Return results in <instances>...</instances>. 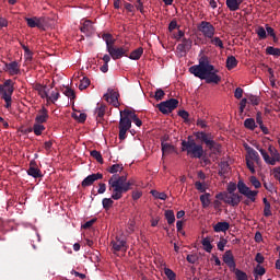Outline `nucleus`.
<instances>
[{
  "label": "nucleus",
  "mask_w": 280,
  "mask_h": 280,
  "mask_svg": "<svg viewBox=\"0 0 280 280\" xmlns=\"http://www.w3.org/2000/svg\"><path fill=\"white\" fill-rule=\"evenodd\" d=\"M151 196L158 200H167V195L165 192H159L158 190H151Z\"/></svg>",
  "instance_id": "37998d69"
},
{
  "label": "nucleus",
  "mask_w": 280,
  "mask_h": 280,
  "mask_svg": "<svg viewBox=\"0 0 280 280\" xmlns=\"http://www.w3.org/2000/svg\"><path fill=\"white\" fill-rule=\"evenodd\" d=\"M95 222H97V219H92V220L85 222L82 225V229H91V226H93L95 224Z\"/></svg>",
  "instance_id": "338daca9"
},
{
  "label": "nucleus",
  "mask_w": 280,
  "mask_h": 280,
  "mask_svg": "<svg viewBox=\"0 0 280 280\" xmlns=\"http://www.w3.org/2000/svg\"><path fill=\"white\" fill-rule=\"evenodd\" d=\"M211 45H214V47H218L219 49H224V42L220 39V37H214L210 38Z\"/></svg>",
  "instance_id": "e433bc0d"
},
{
  "label": "nucleus",
  "mask_w": 280,
  "mask_h": 280,
  "mask_svg": "<svg viewBox=\"0 0 280 280\" xmlns=\"http://www.w3.org/2000/svg\"><path fill=\"white\" fill-rule=\"evenodd\" d=\"M102 178H104L102 173L91 174L82 180L81 186L91 187L95 180H102Z\"/></svg>",
  "instance_id": "dca6fc26"
},
{
  "label": "nucleus",
  "mask_w": 280,
  "mask_h": 280,
  "mask_svg": "<svg viewBox=\"0 0 280 280\" xmlns=\"http://www.w3.org/2000/svg\"><path fill=\"white\" fill-rule=\"evenodd\" d=\"M126 176L113 175L108 179V189L112 192L113 200H121L124 194L130 191L132 187V182H126Z\"/></svg>",
  "instance_id": "f03ea898"
},
{
  "label": "nucleus",
  "mask_w": 280,
  "mask_h": 280,
  "mask_svg": "<svg viewBox=\"0 0 280 280\" xmlns=\"http://www.w3.org/2000/svg\"><path fill=\"white\" fill-rule=\"evenodd\" d=\"M257 150L260 152L265 163H267V165H277V163H279L280 161V153L277 150V148H275L273 145H269L268 151H266L265 149H261L259 147H256ZM269 152V154H268Z\"/></svg>",
  "instance_id": "0eeeda50"
},
{
  "label": "nucleus",
  "mask_w": 280,
  "mask_h": 280,
  "mask_svg": "<svg viewBox=\"0 0 280 280\" xmlns=\"http://www.w3.org/2000/svg\"><path fill=\"white\" fill-rule=\"evenodd\" d=\"M237 59L235 58V56H230L226 59V69L229 71H231L232 69H235V67H237Z\"/></svg>",
  "instance_id": "c756f323"
},
{
  "label": "nucleus",
  "mask_w": 280,
  "mask_h": 280,
  "mask_svg": "<svg viewBox=\"0 0 280 280\" xmlns=\"http://www.w3.org/2000/svg\"><path fill=\"white\" fill-rule=\"evenodd\" d=\"M255 275H258L259 277H264L266 275V268L257 265V268L254 270Z\"/></svg>",
  "instance_id": "052dcab7"
},
{
  "label": "nucleus",
  "mask_w": 280,
  "mask_h": 280,
  "mask_svg": "<svg viewBox=\"0 0 280 280\" xmlns=\"http://www.w3.org/2000/svg\"><path fill=\"white\" fill-rule=\"evenodd\" d=\"M104 100H106V102H109V104H113V106H118L119 92L108 89V93L104 95Z\"/></svg>",
  "instance_id": "a211bd4d"
},
{
  "label": "nucleus",
  "mask_w": 280,
  "mask_h": 280,
  "mask_svg": "<svg viewBox=\"0 0 280 280\" xmlns=\"http://www.w3.org/2000/svg\"><path fill=\"white\" fill-rule=\"evenodd\" d=\"M47 119H49V110L43 107L42 109L38 110L35 117V124H47Z\"/></svg>",
  "instance_id": "aec40b11"
},
{
  "label": "nucleus",
  "mask_w": 280,
  "mask_h": 280,
  "mask_svg": "<svg viewBox=\"0 0 280 280\" xmlns=\"http://www.w3.org/2000/svg\"><path fill=\"white\" fill-rule=\"evenodd\" d=\"M223 261L228 267L233 268L235 270V257L233 256V252L231 249L226 250L223 255Z\"/></svg>",
  "instance_id": "5701e85b"
},
{
  "label": "nucleus",
  "mask_w": 280,
  "mask_h": 280,
  "mask_svg": "<svg viewBox=\"0 0 280 280\" xmlns=\"http://www.w3.org/2000/svg\"><path fill=\"white\" fill-rule=\"evenodd\" d=\"M113 60H119L120 58H128V47H118L112 46L110 49L107 50Z\"/></svg>",
  "instance_id": "9b49d317"
},
{
  "label": "nucleus",
  "mask_w": 280,
  "mask_h": 280,
  "mask_svg": "<svg viewBox=\"0 0 280 280\" xmlns=\"http://www.w3.org/2000/svg\"><path fill=\"white\" fill-rule=\"evenodd\" d=\"M119 133L118 138L120 141H124L126 139V133L130 128H132V120L130 118V109H125L120 112V120H119Z\"/></svg>",
  "instance_id": "423d86ee"
},
{
  "label": "nucleus",
  "mask_w": 280,
  "mask_h": 280,
  "mask_svg": "<svg viewBox=\"0 0 280 280\" xmlns=\"http://www.w3.org/2000/svg\"><path fill=\"white\" fill-rule=\"evenodd\" d=\"M182 152H187L188 156L191 159H202L205 154V149L201 144H197L196 140L191 136L188 137V140L182 141Z\"/></svg>",
  "instance_id": "7ed1b4c3"
},
{
  "label": "nucleus",
  "mask_w": 280,
  "mask_h": 280,
  "mask_svg": "<svg viewBox=\"0 0 280 280\" xmlns=\"http://www.w3.org/2000/svg\"><path fill=\"white\" fill-rule=\"evenodd\" d=\"M236 190H237V184L230 183L228 185V194H237V192H235Z\"/></svg>",
  "instance_id": "bf43d9fd"
},
{
  "label": "nucleus",
  "mask_w": 280,
  "mask_h": 280,
  "mask_svg": "<svg viewBox=\"0 0 280 280\" xmlns=\"http://www.w3.org/2000/svg\"><path fill=\"white\" fill-rule=\"evenodd\" d=\"M63 95H66V97H69L70 100H75V92L70 88H66V90L63 91Z\"/></svg>",
  "instance_id": "603ef678"
},
{
  "label": "nucleus",
  "mask_w": 280,
  "mask_h": 280,
  "mask_svg": "<svg viewBox=\"0 0 280 280\" xmlns=\"http://www.w3.org/2000/svg\"><path fill=\"white\" fill-rule=\"evenodd\" d=\"M110 245L114 253H119L121 250L122 253H126V250H128V242L124 235H117L115 240L110 242Z\"/></svg>",
  "instance_id": "6e6552de"
},
{
  "label": "nucleus",
  "mask_w": 280,
  "mask_h": 280,
  "mask_svg": "<svg viewBox=\"0 0 280 280\" xmlns=\"http://www.w3.org/2000/svg\"><path fill=\"white\" fill-rule=\"evenodd\" d=\"M186 261H188V264H196V261H198V255L196 254L187 255Z\"/></svg>",
  "instance_id": "4d7b16f0"
},
{
  "label": "nucleus",
  "mask_w": 280,
  "mask_h": 280,
  "mask_svg": "<svg viewBox=\"0 0 280 280\" xmlns=\"http://www.w3.org/2000/svg\"><path fill=\"white\" fill-rule=\"evenodd\" d=\"M46 100L47 102H51V104H56V102L60 100V92H58V90L52 91L51 94L46 97Z\"/></svg>",
  "instance_id": "f704fd0d"
},
{
  "label": "nucleus",
  "mask_w": 280,
  "mask_h": 280,
  "mask_svg": "<svg viewBox=\"0 0 280 280\" xmlns=\"http://www.w3.org/2000/svg\"><path fill=\"white\" fill-rule=\"evenodd\" d=\"M231 229V224L226 221L218 222L215 225H213L214 233H226Z\"/></svg>",
  "instance_id": "b1692460"
},
{
  "label": "nucleus",
  "mask_w": 280,
  "mask_h": 280,
  "mask_svg": "<svg viewBox=\"0 0 280 280\" xmlns=\"http://www.w3.org/2000/svg\"><path fill=\"white\" fill-rule=\"evenodd\" d=\"M200 202L203 205V207H209V194L201 195Z\"/></svg>",
  "instance_id": "e2e57ef3"
},
{
  "label": "nucleus",
  "mask_w": 280,
  "mask_h": 280,
  "mask_svg": "<svg viewBox=\"0 0 280 280\" xmlns=\"http://www.w3.org/2000/svg\"><path fill=\"white\" fill-rule=\"evenodd\" d=\"M256 34L260 40H266V38H268V34L266 33V28H264V26H258Z\"/></svg>",
  "instance_id": "ea45409f"
},
{
  "label": "nucleus",
  "mask_w": 280,
  "mask_h": 280,
  "mask_svg": "<svg viewBox=\"0 0 280 280\" xmlns=\"http://www.w3.org/2000/svg\"><path fill=\"white\" fill-rule=\"evenodd\" d=\"M237 189L243 196L248 198V200H250V202H255V200H256L255 197L257 196V194H259V191H257V190H250V188L248 186H246L243 180H240L237 183Z\"/></svg>",
  "instance_id": "9d476101"
},
{
  "label": "nucleus",
  "mask_w": 280,
  "mask_h": 280,
  "mask_svg": "<svg viewBox=\"0 0 280 280\" xmlns=\"http://www.w3.org/2000/svg\"><path fill=\"white\" fill-rule=\"evenodd\" d=\"M182 152H187L188 156L191 159H202L205 154V149L201 144H197L196 140L191 136L188 137V140L182 141Z\"/></svg>",
  "instance_id": "20e7f679"
},
{
  "label": "nucleus",
  "mask_w": 280,
  "mask_h": 280,
  "mask_svg": "<svg viewBox=\"0 0 280 280\" xmlns=\"http://www.w3.org/2000/svg\"><path fill=\"white\" fill-rule=\"evenodd\" d=\"M246 166L249 170V172H252L253 174H255V162L248 160V158H246Z\"/></svg>",
  "instance_id": "680f3d73"
},
{
  "label": "nucleus",
  "mask_w": 280,
  "mask_h": 280,
  "mask_svg": "<svg viewBox=\"0 0 280 280\" xmlns=\"http://www.w3.org/2000/svg\"><path fill=\"white\" fill-rule=\"evenodd\" d=\"M248 100H249L250 104H253V106H259L260 98L258 96L250 94L248 96Z\"/></svg>",
  "instance_id": "6e6d98bb"
},
{
  "label": "nucleus",
  "mask_w": 280,
  "mask_h": 280,
  "mask_svg": "<svg viewBox=\"0 0 280 280\" xmlns=\"http://www.w3.org/2000/svg\"><path fill=\"white\" fill-rule=\"evenodd\" d=\"M173 38H175V40H182L185 38V32L178 30V32L173 35Z\"/></svg>",
  "instance_id": "0e129e2a"
},
{
  "label": "nucleus",
  "mask_w": 280,
  "mask_h": 280,
  "mask_svg": "<svg viewBox=\"0 0 280 280\" xmlns=\"http://www.w3.org/2000/svg\"><path fill=\"white\" fill-rule=\"evenodd\" d=\"M34 91H37L39 97L42 100H47L49 97V90H47V85H43L40 83H35L33 86Z\"/></svg>",
  "instance_id": "4be33fe9"
},
{
  "label": "nucleus",
  "mask_w": 280,
  "mask_h": 280,
  "mask_svg": "<svg viewBox=\"0 0 280 280\" xmlns=\"http://www.w3.org/2000/svg\"><path fill=\"white\" fill-rule=\"evenodd\" d=\"M246 104H248L247 98H243L240 102V114L242 115L244 113V108H246Z\"/></svg>",
  "instance_id": "69168bd1"
},
{
  "label": "nucleus",
  "mask_w": 280,
  "mask_h": 280,
  "mask_svg": "<svg viewBox=\"0 0 280 280\" xmlns=\"http://www.w3.org/2000/svg\"><path fill=\"white\" fill-rule=\"evenodd\" d=\"M161 148H162V154L165 156V154H172L174 152V145L162 141L161 142Z\"/></svg>",
  "instance_id": "c85d7f7f"
},
{
  "label": "nucleus",
  "mask_w": 280,
  "mask_h": 280,
  "mask_svg": "<svg viewBox=\"0 0 280 280\" xmlns=\"http://www.w3.org/2000/svg\"><path fill=\"white\" fill-rule=\"evenodd\" d=\"M164 215L168 224H174V222H176V215L174 214V210H166Z\"/></svg>",
  "instance_id": "c9c22d12"
},
{
  "label": "nucleus",
  "mask_w": 280,
  "mask_h": 280,
  "mask_svg": "<svg viewBox=\"0 0 280 280\" xmlns=\"http://www.w3.org/2000/svg\"><path fill=\"white\" fill-rule=\"evenodd\" d=\"M249 183L255 187V189H259L261 187V182H259L255 176L249 177Z\"/></svg>",
  "instance_id": "5fc2aeb1"
},
{
  "label": "nucleus",
  "mask_w": 280,
  "mask_h": 280,
  "mask_svg": "<svg viewBox=\"0 0 280 280\" xmlns=\"http://www.w3.org/2000/svg\"><path fill=\"white\" fill-rule=\"evenodd\" d=\"M189 73L195 75V78H199V80H206L207 84H220L222 82V77L218 74L220 70L211 65L207 56H202L199 59V65L191 66Z\"/></svg>",
  "instance_id": "f257e3e1"
},
{
  "label": "nucleus",
  "mask_w": 280,
  "mask_h": 280,
  "mask_svg": "<svg viewBox=\"0 0 280 280\" xmlns=\"http://www.w3.org/2000/svg\"><path fill=\"white\" fill-rule=\"evenodd\" d=\"M102 205H103V209H105V211H108V209H110V207H113V205H115V201L112 198H104L102 200Z\"/></svg>",
  "instance_id": "79ce46f5"
},
{
  "label": "nucleus",
  "mask_w": 280,
  "mask_h": 280,
  "mask_svg": "<svg viewBox=\"0 0 280 280\" xmlns=\"http://www.w3.org/2000/svg\"><path fill=\"white\" fill-rule=\"evenodd\" d=\"M91 85V80L86 77H84L81 80V83L79 84V89L80 91H84V89H89V86Z\"/></svg>",
  "instance_id": "de8ad7c7"
},
{
  "label": "nucleus",
  "mask_w": 280,
  "mask_h": 280,
  "mask_svg": "<svg viewBox=\"0 0 280 280\" xmlns=\"http://www.w3.org/2000/svg\"><path fill=\"white\" fill-rule=\"evenodd\" d=\"M91 156L97 161V163H104V158H102V153L97 150L91 151Z\"/></svg>",
  "instance_id": "49530a36"
},
{
  "label": "nucleus",
  "mask_w": 280,
  "mask_h": 280,
  "mask_svg": "<svg viewBox=\"0 0 280 280\" xmlns=\"http://www.w3.org/2000/svg\"><path fill=\"white\" fill-rule=\"evenodd\" d=\"M195 136L212 151V154L217 156L222 154V145L213 140L214 138L211 132L198 131Z\"/></svg>",
  "instance_id": "39448f33"
},
{
  "label": "nucleus",
  "mask_w": 280,
  "mask_h": 280,
  "mask_svg": "<svg viewBox=\"0 0 280 280\" xmlns=\"http://www.w3.org/2000/svg\"><path fill=\"white\" fill-rule=\"evenodd\" d=\"M242 202V196L240 194H229L225 195V205L231 207H237Z\"/></svg>",
  "instance_id": "f3484780"
},
{
  "label": "nucleus",
  "mask_w": 280,
  "mask_h": 280,
  "mask_svg": "<svg viewBox=\"0 0 280 280\" xmlns=\"http://www.w3.org/2000/svg\"><path fill=\"white\" fill-rule=\"evenodd\" d=\"M266 54H267V56H277V57H279L280 56V48L268 46L266 48Z\"/></svg>",
  "instance_id": "a19ab883"
},
{
  "label": "nucleus",
  "mask_w": 280,
  "mask_h": 280,
  "mask_svg": "<svg viewBox=\"0 0 280 280\" xmlns=\"http://www.w3.org/2000/svg\"><path fill=\"white\" fill-rule=\"evenodd\" d=\"M201 244H202L203 250H206V253H211V250H213V245H211V238H209V237L202 238Z\"/></svg>",
  "instance_id": "7c9ffc66"
},
{
  "label": "nucleus",
  "mask_w": 280,
  "mask_h": 280,
  "mask_svg": "<svg viewBox=\"0 0 280 280\" xmlns=\"http://www.w3.org/2000/svg\"><path fill=\"white\" fill-rule=\"evenodd\" d=\"M229 244V241L226 238H220V241L217 244L218 250L224 252V247Z\"/></svg>",
  "instance_id": "864d4df0"
},
{
  "label": "nucleus",
  "mask_w": 280,
  "mask_h": 280,
  "mask_svg": "<svg viewBox=\"0 0 280 280\" xmlns=\"http://www.w3.org/2000/svg\"><path fill=\"white\" fill-rule=\"evenodd\" d=\"M164 103H166V106L168 107V109L175 110V108H178V100L176 98H171L168 101H164Z\"/></svg>",
  "instance_id": "4c0bfd02"
},
{
  "label": "nucleus",
  "mask_w": 280,
  "mask_h": 280,
  "mask_svg": "<svg viewBox=\"0 0 280 280\" xmlns=\"http://www.w3.org/2000/svg\"><path fill=\"white\" fill-rule=\"evenodd\" d=\"M45 127L43 124H38L35 122L33 125V128L28 130V132H34V135H36V137H40V135H43V132H45Z\"/></svg>",
  "instance_id": "cd10ccee"
},
{
  "label": "nucleus",
  "mask_w": 280,
  "mask_h": 280,
  "mask_svg": "<svg viewBox=\"0 0 280 280\" xmlns=\"http://www.w3.org/2000/svg\"><path fill=\"white\" fill-rule=\"evenodd\" d=\"M130 118L133 121V124L138 126V128H141V126L143 125V121H141V119H139L137 114L132 110H130Z\"/></svg>",
  "instance_id": "09e8293b"
},
{
  "label": "nucleus",
  "mask_w": 280,
  "mask_h": 280,
  "mask_svg": "<svg viewBox=\"0 0 280 280\" xmlns=\"http://www.w3.org/2000/svg\"><path fill=\"white\" fill-rule=\"evenodd\" d=\"M163 97H165V92L162 89H158L154 94V100H156V102H161Z\"/></svg>",
  "instance_id": "3c124183"
},
{
  "label": "nucleus",
  "mask_w": 280,
  "mask_h": 280,
  "mask_svg": "<svg viewBox=\"0 0 280 280\" xmlns=\"http://www.w3.org/2000/svg\"><path fill=\"white\" fill-rule=\"evenodd\" d=\"M265 259L266 258L264 257V255H261V253L256 254L255 261H257V264H264Z\"/></svg>",
  "instance_id": "774afa93"
},
{
  "label": "nucleus",
  "mask_w": 280,
  "mask_h": 280,
  "mask_svg": "<svg viewBox=\"0 0 280 280\" xmlns=\"http://www.w3.org/2000/svg\"><path fill=\"white\" fill-rule=\"evenodd\" d=\"M103 40H105L106 43V50L108 51V49L115 47V38H113V34L109 33H104L102 35Z\"/></svg>",
  "instance_id": "bb28decb"
},
{
  "label": "nucleus",
  "mask_w": 280,
  "mask_h": 280,
  "mask_svg": "<svg viewBox=\"0 0 280 280\" xmlns=\"http://www.w3.org/2000/svg\"><path fill=\"white\" fill-rule=\"evenodd\" d=\"M121 170H124V165L114 164L107 168V172H109V174H117V172H121Z\"/></svg>",
  "instance_id": "c03bdc74"
},
{
  "label": "nucleus",
  "mask_w": 280,
  "mask_h": 280,
  "mask_svg": "<svg viewBox=\"0 0 280 280\" xmlns=\"http://www.w3.org/2000/svg\"><path fill=\"white\" fill-rule=\"evenodd\" d=\"M244 127L247 128V130H255V128H257V124H255L253 118H246L244 121Z\"/></svg>",
  "instance_id": "58836bf2"
},
{
  "label": "nucleus",
  "mask_w": 280,
  "mask_h": 280,
  "mask_svg": "<svg viewBox=\"0 0 280 280\" xmlns=\"http://www.w3.org/2000/svg\"><path fill=\"white\" fill-rule=\"evenodd\" d=\"M141 56H143V49L139 47L136 50L131 51L128 58H130V60H139Z\"/></svg>",
  "instance_id": "72a5a7b5"
},
{
  "label": "nucleus",
  "mask_w": 280,
  "mask_h": 280,
  "mask_svg": "<svg viewBox=\"0 0 280 280\" xmlns=\"http://www.w3.org/2000/svg\"><path fill=\"white\" fill-rule=\"evenodd\" d=\"M27 174L33 178H43V172L38 168V164H36V161L34 160L30 162Z\"/></svg>",
  "instance_id": "4468645a"
},
{
  "label": "nucleus",
  "mask_w": 280,
  "mask_h": 280,
  "mask_svg": "<svg viewBox=\"0 0 280 280\" xmlns=\"http://www.w3.org/2000/svg\"><path fill=\"white\" fill-rule=\"evenodd\" d=\"M243 0H226V7L229 8L230 12H237L240 10V5H242Z\"/></svg>",
  "instance_id": "a878e982"
},
{
  "label": "nucleus",
  "mask_w": 280,
  "mask_h": 280,
  "mask_svg": "<svg viewBox=\"0 0 280 280\" xmlns=\"http://www.w3.org/2000/svg\"><path fill=\"white\" fill-rule=\"evenodd\" d=\"M164 275L168 280H176V273L170 268H164Z\"/></svg>",
  "instance_id": "8fccbe9b"
},
{
  "label": "nucleus",
  "mask_w": 280,
  "mask_h": 280,
  "mask_svg": "<svg viewBox=\"0 0 280 280\" xmlns=\"http://www.w3.org/2000/svg\"><path fill=\"white\" fill-rule=\"evenodd\" d=\"M95 114H96V117H98V119H102L104 117V115H106V105L97 104Z\"/></svg>",
  "instance_id": "473e14b6"
},
{
  "label": "nucleus",
  "mask_w": 280,
  "mask_h": 280,
  "mask_svg": "<svg viewBox=\"0 0 280 280\" xmlns=\"http://www.w3.org/2000/svg\"><path fill=\"white\" fill-rule=\"evenodd\" d=\"M7 69L10 75H19L21 73V66L16 61L7 63Z\"/></svg>",
  "instance_id": "393cba45"
},
{
  "label": "nucleus",
  "mask_w": 280,
  "mask_h": 280,
  "mask_svg": "<svg viewBox=\"0 0 280 280\" xmlns=\"http://www.w3.org/2000/svg\"><path fill=\"white\" fill-rule=\"evenodd\" d=\"M233 272L235 275L236 280H248V275L243 270L234 268Z\"/></svg>",
  "instance_id": "2f4dec72"
},
{
  "label": "nucleus",
  "mask_w": 280,
  "mask_h": 280,
  "mask_svg": "<svg viewBox=\"0 0 280 280\" xmlns=\"http://www.w3.org/2000/svg\"><path fill=\"white\" fill-rule=\"evenodd\" d=\"M243 95H244V90L242 88H236L234 91V97L236 100H242Z\"/></svg>",
  "instance_id": "13d9d810"
},
{
  "label": "nucleus",
  "mask_w": 280,
  "mask_h": 280,
  "mask_svg": "<svg viewBox=\"0 0 280 280\" xmlns=\"http://www.w3.org/2000/svg\"><path fill=\"white\" fill-rule=\"evenodd\" d=\"M198 31L201 32L205 38H213V36H215V26H213L211 22H200L198 25Z\"/></svg>",
  "instance_id": "1a4fd4ad"
},
{
  "label": "nucleus",
  "mask_w": 280,
  "mask_h": 280,
  "mask_svg": "<svg viewBox=\"0 0 280 280\" xmlns=\"http://www.w3.org/2000/svg\"><path fill=\"white\" fill-rule=\"evenodd\" d=\"M158 108H159L160 113H163V115H168V113H172L170 107H167L165 101L158 104Z\"/></svg>",
  "instance_id": "a18cd8bd"
},
{
  "label": "nucleus",
  "mask_w": 280,
  "mask_h": 280,
  "mask_svg": "<svg viewBox=\"0 0 280 280\" xmlns=\"http://www.w3.org/2000/svg\"><path fill=\"white\" fill-rule=\"evenodd\" d=\"M80 30L82 34H85V36H91L95 33V27L93 26V22H91V20H85Z\"/></svg>",
  "instance_id": "412c9836"
},
{
  "label": "nucleus",
  "mask_w": 280,
  "mask_h": 280,
  "mask_svg": "<svg viewBox=\"0 0 280 280\" xmlns=\"http://www.w3.org/2000/svg\"><path fill=\"white\" fill-rule=\"evenodd\" d=\"M13 93H14V86L3 90V86L0 85V96L5 102V105H4L5 108H10L12 106Z\"/></svg>",
  "instance_id": "f8f14e48"
},
{
  "label": "nucleus",
  "mask_w": 280,
  "mask_h": 280,
  "mask_svg": "<svg viewBox=\"0 0 280 280\" xmlns=\"http://www.w3.org/2000/svg\"><path fill=\"white\" fill-rule=\"evenodd\" d=\"M246 152H247L246 159H248V161H252L257 165L261 163V158H259V153L255 149H253L252 147H246Z\"/></svg>",
  "instance_id": "6ab92c4d"
},
{
  "label": "nucleus",
  "mask_w": 280,
  "mask_h": 280,
  "mask_svg": "<svg viewBox=\"0 0 280 280\" xmlns=\"http://www.w3.org/2000/svg\"><path fill=\"white\" fill-rule=\"evenodd\" d=\"M26 25L28 27H37L38 30H44L45 25V18H38V16H33V18H24Z\"/></svg>",
  "instance_id": "ddd939ff"
},
{
  "label": "nucleus",
  "mask_w": 280,
  "mask_h": 280,
  "mask_svg": "<svg viewBox=\"0 0 280 280\" xmlns=\"http://www.w3.org/2000/svg\"><path fill=\"white\" fill-rule=\"evenodd\" d=\"M180 40L182 43L177 45L176 49L180 54H187V51L191 49L194 42L191 40V38H187V37H183V39Z\"/></svg>",
  "instance_id": "2eb2a0df"
}]
</instances>
